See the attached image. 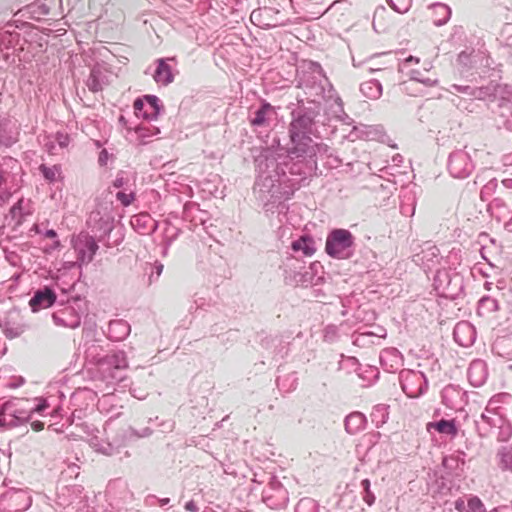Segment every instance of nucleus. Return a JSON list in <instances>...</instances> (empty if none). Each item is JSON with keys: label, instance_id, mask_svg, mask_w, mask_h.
<instances>
[{"label": "nucleus", "instance_id": "obj_1", "mask_svg": "<svg viewBox=\"0 0 512 512\" xmlns=\"http://www.w3.org/2000/svg\"><path fill=\"white\" fill-rule=\"evenodd\" d=\"M313 152L310 155L304 153L281 154L266 150L256 159L258 172L254 192L263 202L266 212L285 214L289 206L286 203L302 184L312 176H317L318 155L330 153V147L324 143H318L312 138Z\"/></svg>", "mask_w": 512, "mask_h": 512}, {"label": "nucleus", "instance_id": "obj_2", "mask_svg": "<svg viewBox=\"0 0 512 512\" xmlns=\"http://www.w3.org/2000/svg\"><path fill=\"white\" fill-rule=\"evenodd\" d=\"M322 104L318 100L298 101L296 108L291 112V121L288 126L289 141L285 147H280L275 153L294 154L304 153L310 155L314 150L312 137L320 138L317 123L320 122Z\"/></svg>", "mask_w": 512, "mask_h": 512}, {"label": "nucleus", "instance_id": "obj_3", "mask_svg": "<svg viewBox=\"0 0 512 512\" xmlns=\"http://www.w3.org/2000/svg\"><path fill=\"white\" fill-rule=\"evenodd\" d=\"M432 286L438 297L447 300L456 301L465 296L464 277L452 268H437Z\"/></svg>", "mask_w": 512, "mask_h": 512}, {"label": "nucleus", "instance_id": "obj_4", "mask_svg": "<svg viewBox=\"0 0 512 512\" xmlns=\"http://www.w3.org/2000/svg\"><path fill=\"white\" fill-rule=\"evenodd\" d=\"M356 238L345 228H333L328 231L325 240V253L337 260H348L355 254Z\"/></svg>", "mask_w": 512, "mask_h": 512}, {"label": "nucleus", "instance_id": "obj_5", "mask_svg": "<svg viewBox=\"0 0 512 512\" xmlns=\"http://www.w3.org/2000/svg\"><path fill=\"white\" fill-rule=\"evenodd\" d=\"M84 303L83 298L80 296L73 297L67 303L61 302L60 308L52 313V320L55 325L75 329L81 324V317L86 308L82 307Z\"/></svg>", "mask_w": 512, "mask_h": 512}, {"label": "nucleus", "instance_id": "obj_6", "mask_svg": "<svg viewBox=\"0 0 512 512\" xmlns=\"http://www.w3.org/2000/svg\"><path fill=\"white\" fill-rule=\"evenodd\" d=\"M398 378L403 392L409 398L421 397L429 386L428 379L422 371L402 369Z\"/></svg>", "mask_w": 512, "mask_h": 512}, {"label": "nucleus", "instance_id": "obj_7", "mask_svg": "<svg viewBox=\"0 0 512 512\" xmlns=\"http://www.w3.org/2000/svg\"><path fill=\"white\" fill-rule=\"evenodd\" d=\"M97 238L88 232L82 231L71 238V246L78 259V264L87 265L91 263L99 249Z\"/></svg>", "mask_w": 512, "mask_h": 512}, {"label": "nucleus", "instance_id": "obj_8", "mask_svg": "<svg viewBox=\"0 0 512 512\" xmlns=\"http://www.w3.org/2000/svg\"><path fill=\"white\" fill-rule=\"evenodd\" d=\"M262 501L273 510L284 509L287 506L289 501L288 491L276 476L272 475L263 489Z\"/></svg>", "mask_w": 512, "mask_h": 512}, {"label": "nucleus", "instance_id": "obj_9", "mask_svg": "<svg viewBox=\"0 0 512 512\" xmlns=\"http://www.w3.org/2000/svg\"><path fill=\"white\" fill-rule=\"evenodd\" d=\"M133 109L136 117L152 121L164 111V105L158 96L145 94L134 100Z\"/></svg>", "mask_w": 512, "mask_h": 512}, {"label": "nucleus", "instance_id": "obj_10", "mask_svg": "<svg viewBox=\"0 0 512 512\" xmlns=\"http://www.w3.org/2000/svg\"><path fill=\"white\" fill-rule=\"evenodd\" d=\"M447 169L453 178L465 179L471 175L475 165L468 152L457 149L449 154Z\"/></svg>", "mask_w": 512, "mask_h": 512}, {"label": "nucleus", "instance_id": "obj_11", "mask_svg": "<svg viewBox=\"0 0 512 512\" xmlns=\"http://www.w3.org/2000/svg\"><path fill=\"white\" fill-rule=\"evenodd\" d=\"M88 229L98 241H103L105 235H109L114 229V217L111 213L95 209L90 212L87 221Z\"/></svg>", "mask_w": 512, "mask_h": 512}, {"label": "nucleus", "instance_id": "obj_12", "mask_svg": "<svg viewBox=\"0 0 512 512\" xmlns=\"http://www.w3.org/2000/svg\"><path fill=\"white\" fill-rule=\"evenodd\" d=\"M57 302V294L51 285H44L34 291L29 299V307L33 313L52 307Z\"/></svg>", "mask_w": 512, "mask_h": 512}, {"label": "nucleus", "instance_id": "obj_13", "mask_svg": "<svg viewBox=\"0 0 512 512\" xmlns=\"http://www.w3.org/2000/svg\"><path fill=\"white\" fill-rule=\"evenodd\" d=\"M441 260L438 247L431 242H425L421 251L413 255V262L421 265L425 272L432 270Z\"/></svg>", "mask_w": 512, "mask_h": 512}, {"label": "nucleus", "instance_id": "obj_14", "mask_svg": "<svg viewBox=\"0 0 512 512\" xmlns=\"http://www.w3.org/2000/svg\"><path fill=\"white\" fill-rule=\"evenodd\" d=\"M170 62H176L175 57L158 58L155 60V69L152 73L153 80L160 86H168L175 79V74Z\"/></svg>", "mask_w": 512, "mask_h": 512}, {"label": "nucleus", "instance_id": "obj_15", "mask_svg": "<svg viewBox=\"0 0 512 512\" xmlns=\"http://www.w3.org/2000/svg\"><path fill=\"white\" fill-rule=\"evenodd\" d=\"M324 281V270L323 266L320 262L315 261L309 264V266L305 265L302 273L298 275L295 286H318L322 284Z\"/></svg>", "mask_w": 512, "mask_h": 512}, {"label": "nucleus", "instance_id": "obj_16", "mask_svg": "<svg viewBox=\"0 0 512 512\" xmlns=\"http://www.w3.org/2000/svg\"><path fill=\"white\" fill-rule=\"evenodd\" d=\"M257 340L260 346L268 351L273 358L283 359L284 355L287 354V347L283 344L280 336H272L262 330L257 333Z\"/></svg>", "mask_w": 512, "mask_h": 512}, {"label": "nucleus", "instance_id": "obj_17", "mask_svg": "<svg viewBox=\"0 0 512 512\" xmlns=\"http://www.w3.org/2000/svg\"><path fill=\"white\" fill-rule=\"evenodd\" d=\"M476 329L468 321L458 322L453 329V339L461 347H470L476 340Z\"/></svg>", "mask_w": 512, "mask_h": 512}, {"label": "nucleus", "instance_id": "obj_18", "mask_svg": "<svg viewBox=\"0 0 512 512\" xmlns=\"http://www.w3.org/2000/svg\"><path fill=\"white\" fill-rule=\"evenodd\" d=\"M7 402L0 407V428L1 429H10L13 427H17L23 425L24 423L30 421L31 412L24 410H15L11 413H5Z\"/></svg>", "mask_w": 512, "mask_h": 512}, {"label": "nucleus", "instance_id": "obj_19", "mask_svg": "<svg viewBox=\"0 0 512 512\" xmlns=\"http://www.w3.org/2000/svg\"><path fill=\"white\" fill-rule=\"evenodd\" d=\"M303 268H305V262L302 259L294 256L286 257L280 266V269L283 270L285 283L295 285L298 275L302 273Z\"/></svg>", "mask_w": 512, "mask_h": 512}, {"label": "nucleus", "instance_id": "obj_20", "mask_svg": "<svg viewBox=\"0 0 512 512\" xmlns=\"http://www.w3.org/2000/svg\"><path fill=\"white\" fill-rule=\"evenodd\" d=\"M379 361L386 372L394 373L403 365L404 358L397 348L390 347L380 352Z\"/></svg>", "mask_w": 512, "mask_h": 512}, {"label": "nucleus", "instance_id": "obj_21", "mask_svg": "<svg viewBox=\"0 0 512 512\" xmlns=\"http://www.w3.org/2000/svg\"><path fill=\"white\" fill-rule=\"evenodd\" d=\"M273 114H276L275 107L267 100L261 99L259 106L250 113L249 123L253 127H264L269 124Z\"/></svg>", "mask_w": 512, "mask_h": 512}, {"label": "nucleus", "instance_id": "obj_22", "mask_svg": "<svg viewBox=\"0 0 512 512\" xmlns=\"http://www.w3.org/2000/svg\"><path fill=\"white\" fill-rule=\"evenodd\" d=\"M467 377L472 386H482L488 377L486 363L480 359L472 361L467 370Z\"/></svg>", "mask_w": 512, "mask_h": 512}, {"label": "nucleus", "instance_id": "obj_23", "mask_svg": "<svg viewBox=\"0 0 512 512\" xmlns=\"http://www.w3.org/2000/svg\"><path fill=\"white\" fill-rule=\"evenodd\" d=\"M130 224L132 228L141 235H149L158 227V222L147 213L132 216Z\"/></svg>", "mask_w": 512, "mask_h": 512}, {"label": "nucleus", "instance_id": "obj_24", "mask_svg": "<svg viewBox=\"0 0 512 512\" xmlns=\"http://www.w3.org/2000/svg\"><path fill=\"white\" fill-rule=\"evenodd\" d=\"M131 332L130 324L124 319H114L108 324L107 337L111 341L125 340Z\"/></svg>", "mask_w": 512, "mask_h": 512}, {"label": "nucleus", "instance_id": "obj_25", "mask_svg": "<svg viewBox=\"0 0 512 512\" xmlns=\"http://www.w3.org/2000/svg\"><path fill=\"white\" fill-rule=\"evenodd\" d=\"M182 218L185 221H190L194 225H205L208 219V212L200 209L199 204L195 202H186L183 206Z\"/></svg>", "mask_w": 512, "mask_h": 512}, {"label": "nucleus", "instance_id": "obj_26", "mask_svg": "<svg viewBox=\"0 0 512 512\" xmlns=\"http://www.w3.org/2000/svg\"><path fill=\"white\" fill-rule=\"evenodd\" d=\"M108 84V77L100 65H94L90 69V74L86 80V86L89 91L97 93L103 90L104 85Z\"/></svg>", "mask_w": 512, "mask_h": 512}, {"label": "nucleus", "instance_id": "obj_27", "mask_svg": "<svg viewBox=\"0 0 512 512\" xmlns=\"http://www.w3.org/2000/svg\"><path fill=\"white\" fill-rule=\"evenodd\" d=\"M434 430L439 434L448 435L452 438L456 437L459 433V428L455 418L453 419H440L437 421L427 423V431Z\"/></svg>", "mask_w": 512, "mask_h": 512}, {"label": "nucleus", "instance_id": "obj_28", "mask_svg": "<svg viewBox=\"0 0 512 512\" xmlns=\"http://www.w3.org/2000/svg\"><path fill=\"white\" fill-rule=\"evenodd\" d=\"M464 392L456 385L449 384L441 391L442 403L450 409H457Z\"/></svg>", "mask_w": 512, "mask_h": 512}, {"label": "nucleus", "instance_id": "obj_29", "mask_svg": "<svg viewBox=\"0 0 512 512\" xmlns=\"http://www.w3.org/2000/svg\"><path fill=\"white\" fill-rule=\"evenodd\" d=\"M367 424L365 414L359 411L348 414L344 419L345 431L350 435H356L363 431Z\"/></svg>", "mask_w": 512, "mask_h": 512}, {"label": "nucleus", "instance_id": "obj_30", "mask_svg": "<svg viewBox=\"0 0 512 512\" xmlns=\"http://www.w3.org/2000/svg\"><path fill=\"white\" fill-rule=\"evenodd\" d=\"M499 90L500 86L492 83L487 86L474 87L473 100L489 101L498 105L502 98H498Z\"/></svg>", "mask_w": 512, "mask_h": 512}, {"label": "nucleus", "instance_id": "obj_31", "mask_svg": "<svg viewBox=\"0 0 512 512\" xmlns=\"http://www.w3.org/2000/svg\"><path fill=\"white\" fill-rule=\"evenodd\" d=\"M157 423H159V418H148L147 419V426L144 427H132L130 426L125 431V436H129L130 438H148L150 437L154 431L157 430Z\"/></svg>", "mask_w": 512, "mask_h": 512}, {"label": "nucleus", "instance_id": "obj_32", "mask_svg": "<svg viewBox=\"0 0 512 512\" xmlns=\"http://www.w3.org/2000/svg\"><path fill=\"white\" fill-rule=\"evenodd\" d=\"M102 365L106 364L115 370H122L128 367L126 353L123 350L114 351L98 360Z\"/></svg>", "mask_w": 512, "mask_h": 512}, {"label": "nucleus", "instance_id": "obj_33", "mask_svg": "<svg viewBox=\"0 0 512 512\" xmlns=\"http://www.w3.org/2000/svg\"><path fill=\"white\" fill-rule=\"evenodd\" d=\"M29 203L30 200H26L24 197H21L11 206L9 216L15 221V228L21 226L25 217L31 213L26 209V206L29 205Z\"/></svg>", "mask_w": 512, "mask_h": 512}, {"label": "nucleus", "instance_id": "obj_34", "mask_svg": "<svg viewBox=\"0 0 512 512\" xmlns=\"http://www.w3.org/2000/svg\"><path fill=\"white\" fill-rule=\"evenodd\" d=\"M291 249L294 252H301L304 256H312L316 251L315 241L311 235L303 234L292 241Z\"/></svg>", "mask_w": 512, "mask_h": 512}, {"label": "nucleus", "instance_id": "obj_35", "mask_svg": "<svg viewBox=\"0 0 512 512\" xmlns=\"http://www.w3.org/2000/svg\"><path fill=\"white\" fill-rule=\"evenodd\" d=\"M499 302L490 295L482 296L477 303V314L481 317H487L499 310Z\"/></svg>", "mask_w": 512, "mask_h": 512}, {"label": "nucleus", "instance_id": "obj_36", "mask_svg": "<svg viewBox=\"0 0 512 512\" xmlns=\"http://www.w3.org/2000/svg\"><path fill=\"white\" fill-rule=\"evenodd\" d=\"M498 109L500 110L501 123L505 129L512 131V98H501L499 100Z\"/></svg>", "mask_w": 512, "mask_h": 512}, {"label": "nucleus", "instance_id": "obj_37", "mask_svg": "<svg viewBox=\"0 0 512 512\" xmlns=\"http://www.w3.org/2000/svg\"><path fill=\"white\" fill-rule=\"evenodd\" d=\"M360 91L366 98L376 100L381 97L383 87L378 80L371 79L361 83Z\"/></svg>", "mask_w": 512, "mask_h": 512}, {"label": "nucleus", "instance_id": "obj_38", "mask_svg": "<svg viewBox=\"0 0 512 512\" xmlns=\"http://www.w3.org/2000/svg\"><path fill=\"white\" fill-rule=\"evenodd\" d=\"M135 133L137 135L138 144L146 145L150 142L152 137L160 134V129L151 124H142L135 127Z\"/></svg>", "mask_w": 512, "mask_h": 512}, {"label": "nucleus", "instance_id": "obj_39", "mask_svg": "<svg viewBox=\"0 0 512 512\" xmlns=\"http://www.w3.org/2000/svg\"><path fill=\"white\" fill-rule=\"evenodd\" d=\"M431 8L437 17L433 20V24L435 26H437V27L443 26L444 24H446L449 21L452 11L448 5H446L444 3L437 2V3L432 4Z\"/></svg>", "mask_w": 512, "mask_h": 512}, {"label": "nucleus", "instance_id": "obj_40", "mask_svg": "<svg viewBox=\"0 0 512 512\" xmlns=\"http://www.w3.org/2000/svg\"><path fill=\"white\" fill-rule=\"evenodd\" d=\"M498 458V467L502 471L512 472V443L507 446H502L496 454Z\"/></svg>", "mask_w": 512, "mask_h": 512}, {"label": "nucleus", "instance_id": "obj_41", "mask_svg": "<svg viewBox=\"0 0 512 512\" xmlns=\"http://www.w3.org/2000/svg\"><path fill=\"white\" fill-rule=\"evenodd\" d=\"M370 417L376 428L382 427L387 422L389 417L388 406L384 404H378L374 406Z\"/></svg>", "mask_w": 512, "mask_h": 512}, {"label": "nucleus", "instance_id": "obj_42", "mask_svg": "<svg viewBox=\"0 0 512 512\" xmlns=\"http://www.w3.org/2000/svg\"><path fill=\"white\" fill-rule=\"evenodd\" d=\"M480 420L488 424L492 429L503 424V418L499 415V412L489 405H487L485 411L480 415Z\"/></svg>", "mask_w": 512, "mask_h": 512}, {"label": "nucleus", "instance_id": "obj_43", "mask_svg": "<svg viewBox=\"0 0 512 512\" xmlns=\"http://www.w3.org/2000/svg\"><path fill=\"white\" fill-rule=\"evenodd\" d=\"M163 230V243L165 245V251L168 247L178 238L181 233V229L174 226L169 220L164 221Z\"/></svg>", "mask_w": 512, "mask_h": 512}, {"label": "nucleus", "instance_id": "obj_44", "mask_svg": "<svg viewBox=\"0 0 512 512\" xmlns=\"http://www.w3.org/2000/svg\"><path fill=\"white\" fill-rule=\"evenodd\" d=\"M10 498L17 502V510H27L32 504V498L23 490H14L10 492Z\"/></svg>", "mask_w": 512, "mask_h": 512}, {"label": "nucleus", "instance_id": "obj_45", "mask_svg": "<svg viewBox=\"0 0 512 512\" xmlns=\"http://www.w3.org/2000/svg\"><path fill=\"white\" fill-rule=\"evenodd\" d=\"M124 240V233L122 231V227H115L111 231V233L108 235H105V238L103 241H100L103 243L107 248H113L118 245H120Z\"/></svg>", "mask_w": 512, "mask_h": 512}, {"label": "nucleus", "instance_id": "obj_46", "mask_svg": "<svg viewBox=\"0 0 512 512\" xmlns=\"http://www.w3.org/2000/svg\"><path fill=\"white\" fill-rule=\"evenodd\" d=\"M20 34L16 31L3 30L0 32V46L5 49L13 48L19 41Z\"/></svg>", "mask_w": 512, "mask_h": 512}, {"label": "nucleus", "instance_id": "obj_47", "mask_svg": "<svg viewBox=\"0 0 512 512\" xmlns=\"http://www.w3.org/2000/svg\"><path fill=\"white\" fill-rule=\"evenodd\" d=\"M319 504L316 500L310 497L300 499L295 506L294 512H318Z\"/></svg>", "mask_w": 512, "mask_h": 512}, {"label": "nucleus", "instance_id": "obj_48", "mask_svg": "<svg viewBox=\"0 0 512 512\" xmlns=\"http://www.w3.org/2000/svg\"><path fill=\"white\" fill-rule=\"evenodd\" d=\"M38 169L44 180L48 183H54L56 181V174H59L61 171L58 165L47 166L46 164H41Z\"/></svg>", "mask_w": 512, "mask_h": 512}, {"label": "nucleus", "instance_id": "obj_49", "mask_svg": "<svg viewBox=\"0 0 512 512\" xmlns=\"http://www.w3.org/2000/svg\"><path fill=\"white\" fill-rule=\"evenodd\" d=\"M300 86L304 87V88H310L311 90L314 91L313 94L315 96H323L324 91H325L324 87L322 86V84L321 83H317L316 79L314 77H311V76H304L303 78H301Z\"/></svg>", "mask_w": 512, "mask_h": 512}, {"label": "nucleus", "instance_id": "obj_50", "mask_svg": "<svg viewBox=\"0 0 512 512\" xmlns=\"http://www.w3.org/2000/svg\"><path fill=\"white\" fill-rule=\"evenodd\" d=\"M474 50H472L471 52H467V51H462L459 53L458 55V58H457V61L459 63V65H461L462 67L464 68H467V69H471L475 66L476 64V55H474Z\"/></svg>", "mask_w": 512, "mask_h": 512}, {"label": "nucleus", "instance_id": "obj_51", "mask_svg": "<svg viewBox=\"0 0 512 512\" xmlns=\"http://www.w3.org/2000/svg\"><path fill=\"white\" fill-rule=\"evenodd\" d=\"M498 187V181L496 178L490 179L480 191V197L483 201H488L490 197L495 193Z\"/></svg>", "mask_w": 512, "mask_h": 512}, {"label": "nucleus", "instance_id": "obj_52", "mask_svg": "<svg viewBox=\"0 0 512 512\" xmlns=\"http://www.w3.org/2000/svg\"><path fill=\"white\" fill-rule=\"evenodd\" d=\"M512 396L509 393L502 392L494 395L488 402V405L495 410L500 409V404H507L511 401Z\"/></svg>", "mask_w": 512, "mask_h": 512}, {"label": "nucleus", "instance_id": "obj_53", "mask_svg": "<svg viewBox=\"0 0 512 512\" xmlns=\"http://www.w3.org/2000/svg\"><path fill=\"white\" fill-rule=\"evenodd\" d=\"M467 512H487L482 500L475 495H471L467 501Z\"/></svg>", "mask_w": 512, "mask_h": 512}, {"label": "nucleus", "instance_id": "obj_54", "mask_svg": "<svg viewBox=\"0 0 512 512\" xmlns=\"http://www.w3.org/2000/svg\"><path fill=\"white\" fill-rule=\"evenodd\" d=\"M410 80L422 83L426 87H433L438 82L437 79H431V78H428V77H423L422 73L419 70H411V72H410Z\"/></svg>", "mask_w": 512, "mask_h": 512}, {"label": "nucleus", "instance_id": "obj_55", "mask_svg": "<svg viewBox=\"0 0 512 512\" xmlns=\"http://www.w3.org/2000/svg\"><path fill=\"white\" fill-rule=\"evenodd\" d=\"M115 197L124 207H127L134 201L135 193L132 190L128 192L127 189H123L117 191Z\"/></svg>", "mask_w": 512, "mask_h": 512}, {"label": "nucleus", "instance_id": "obj_56", "mask_svg": "<svg viewBox=\"0 0 512 512\" xmlns=\"http://www.w3.org/2000/svg\"><path fill=\"white\" fill-rule=\"evenodd\" d=\"M388 5L400 14L406 13L410 6L411 0H387Z\"/></svg>", "mask_w": 512, "mask_h": 512}, {"label": "nucleus", "instance_id": "obj_57", "mask_svg": "<svg viewBox=\"0 0 512 512\" xmlns=\"http://www.w3.org/2000/svg\"><path fill=\"white\" fill-rule=\"evenodd\" d=\"M497 428H499V432L497 435V440L499 442H506L512 436V426L510 423H506L503 419V424H500Z\"/></svg>", "mask_w": 512, "mask_h": 512}, {"label": "nucleus", "instance_id": "obj_58", "mask_svg": "<svg viewBox=\"0 0 512 512\" xmlns=\"http://www.w3.org/2000/svg\"><path fill=\"white\" fill-rule=\"evenodd\" d=\"M128 183L129 179L126 175V172L119 171L116 175V178L112 182V187L119 190H123L127 189L126 187L128 186Z\"/></svg>", "mask_w": 512, "mask_h": 512}, {"label": "nucleus", "instance_id": "obj_59", "mask_svg": "<svg viewBox=\"0 0 512 512\" xmlns=\"http://www.w3.org/2000/svg\"><path fill=\"white\" fill-rule=\"evenodd\" d=\"M163 267V264L159 261H156L153 265L150 266L149 284L160 277L163 272Z\"/></svg>", "mask_w": 512, "mask_h": 512}, {"label": "nucleus", "instance_id": "obj_60", "mask_svg": "<svg viewBox=\"0 0 512 512\" xmlns=\"http://www.w3.org/2000/svg\"><path fill=\"white\" fill-rule=\"evenodd\" d=\"M474 87L475 86H470V85H458V84L451 85V88L454 91L469 96L471 100H473Z\"/></svg>", "mask_w": 512, "mask_h": 512}, {"label": "nucleus", "instance_id": "obj_61", "mask_svg": "<svg viewBox=\"0 0 512 512\" xmlns=\"http://www.w3.org/2000/svg\"><path fill=\"white\" fill-rule=\"evenodd\" d=\"M474 423H475L476 431L480 437H482V438L487 437L490 434L492 428L488 424H485L480 419L475 420Z\"/></svg>", "mask_w": 512, "mask_h": 512}, {"label": "nucleus", "instance_id": "obj_62", "mask_svg": "<svg viewBox=\"0 0 512 512\" xmlns=\"http://www.w3.org/2000/svg\"><path fill=\"white\" fill-rule=\"evenodd\" d=\"M174 425L172 420H161L157 423V430L161 433H169L173 431Z\"/></svg>", "mask_w": 512, "mask_h": 512}, {"label": "nucleus", "instance_id": "obj_63", "mask_svg": "<svg viewBox=\"0 0 512 512\" xmlns=\"http://www.w3.org/2000/svg\"><path fill=\"white\" fill-rule=\"evenodd\" d=\"M3 333L5 335L6 338L8 339H14V338H17L21 335L22 333V330L18 327H12V326H9V325H5L4 329H3Z\"/></svg>", "mask_w": 512, "mask_h": 512}, {"label": "nucleus", "instance_id": "obj_64", "mask_svg": "<svg viewBox=\"0 0 512 512\" xmlns=\"http://www.w3.org/2000/svg\"><path fill=\"white\" fill-rule=\"evenodd\" d=\"M38 403L29 411L32 413L43 414L49 408V404L46 399H37Z\"/></svg>", "mask_w": 512, "mask_h": 512}]
</instances>
